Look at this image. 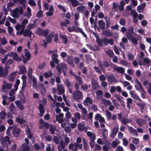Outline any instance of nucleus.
Returning <instances> with one entry per match:
<instances>
[{"label": "nucleus", "mask_w": 151, "mask_h": 151, "mask_svg": "<svg viewBox=\"0 0 151 151\" xmlns=\"http://www.w3.org/2000/svg\"><path fill=\"white\" fill-rule=\"evenodd\" d=\"M66 65L65 64L60 63L57 66L56 68L58 72L60 73L62 71H64L66 68Z\"/></svg>", "instance_id": "10"}, {"label": "nucleus", "mask_w": 151, "mask_h": 151, "mask_svg": "<svg viewBox=\"0 0 151 151\" xmlns=\"http://www.w3.org/2000/svg\"><path fill=\"white\" fill-rule=\"evenodd\" d=\"M9 66H6L4 68L1 67L0 68V77H4L6 76L8 73V69L9 68Z\"/></svg>", "instance_id": "5"}, {"label": "nucleus", "mask_w": 151, "mask_h": 151, "mask_svg": "<svg viewBox=\"0 0 151 151\" xmlns=\"http://www.w3.org/2000/svg\"><path fill=\"white\" fill-rule=\"evenodd\" d=\"M129 94L134 99L140 101H141V100L139 96L133 91L132 90L130 91H129Z\"/></svg>", "instance_id": "11"}, {"label": "nucleus", "mask_w": 151, "mask_h": 151, "mask_svg": "<svg viewBox=\"0 0 151 151\" xmlns=\"http://www.w3.org/2000/svg\"><path fill=\"white\" fill-rule=\"evenodd\" d=\"M114 68V69L117 72L121 73H123L124 72V69L122 67L115 66Z\"/></svg>", "instance_id": "22"}, {"label": "nucleus", "mask_w": 151, "mask_h": 151, "mask_svg": "<svg viewBox=\"0 0 151 151\" xmlns=\"http://www.w3.org/2000/svg\"><path fill=\"white\" fill-rule=\"evenodd\" d=\"M63 114L62 113L56 116V121H58L59 123H61V126L62 128H65L66 126L67 123L65 122L63 123L64 120L62 118L63 116Z\"/></svg>", "instance_id": "4"}, {"label": "nucleus", "mask_w": 151, "mask_h": 151, "mask_svg": "<svg viewBox=\"0 0 151 151\" xmlns=\"http://www.w3.org/2000/svg\"><path fill=\"white\" fill-rule=\"evenodd\" d=\"M15 103L17 107L20 110H22L24 108V106L22 104L21 101L19 100H17L15 101Z\"/></svg>", "instance_id": "18"}, {"label": "nucleus", "mask_w": 151, "mask_h": 151, "mask_svg": "<svg viewBox=\"0 0 151 151\" xmlns=\"http://www.w3.org/2000/svg\"><path fill=\"white\" fill-rule=\"evenodd\" d=\"M56 130V128L55 126H53L52 125H50V130L51 133L54 134L55 133L54 131Z\"/></svg>", "instance_id": "51"}, {"label": "nucleus", "mask_w": 151, "mask_h": 151, "mask_svg": "<svg viewBox=\"0 0 151 151\" xmlns=\"http://www.w3.org/2000/svg\"><path fill=\"white\" fill-rule=\"evenodd\" d=\"M15 107L13 103H12L10 104L9 109L10 112L13 113V111L15 109Z\"/></svg>", "instance_id": "63"}, {"label": "nucleus", "mask_w": 151, "mask_h": 151, "mask_svg": "<svg viewBox=\"0 0 151 151\" xmlns=\"http://www.w3.org/2000/svg\"><path fill=\"white\" fill-rule=\"evenodd\" d=\"M67 28L68 31L70 32H80L85 37H87L86 35L83 31L82 29L78 27H76L73 26L72 27H67Z\"/></svg>", "instance_id": "2"}, {"label": "nucleus", "mask_w": 151, "mask_h": 151, "mask_svg": "<svg viewBox=\"0 0 151 151\" xmlns=\"http://www.w3.org/2000/svg\"><path fill=\"white\" fill-rule=\"evenodd\" d=\"M128 131L135 136L137 137L138 136V134L136 130L130 126L127 127Z\"/></svg>", "instance_id": "17"}, {"label": "nucleus", "mask_w": 151, "mask_h": 151, "mask_svg": "<svg viewBox=\"0 0 151 151\" xmlns=\"http://www.w3.org/2000/svg\"><path fill=\"white\" fill-rule=\"evenodd\" d=\"M57 88L60 94L64 92V89L63 86L61 85H58Z\"/></svg>", "instance_id": "35"}, {"label": "nucleus", "mask_w": 151, "mask_h": 151, "mask_svg": "<svg viewBox=\"0 0 151 151\" xmlns=\"http://www.w3.org/2000/svg\"><path fill=\"white\" fill-rule=\"evenodd\" d=\"M86 7L85 6H80L77 8V10L82 13H83L86 10Z\"/></svg>", "instance_id": "42"}, {"label": "nucleus", "mask_w": 151, "mask_h": 151, "mask_svg": "<svg viewBox=\"0 0 151 151\" xmlns=\"http://www.w3.org/2000/svg\"><path fill=\"white\" fill-rule=\"evenodd\" d=\"M9 56H12L13 59L17 61H21L22 60L20 56L18 55L15 52H11L8 53Z\"/></svg>", "instance_id": "9"}, {"label": "nucleus", "mask_w": 151, "mask_h": 151, "mask_svg": "<svg viewBox=\"0 0 151 151\" xmlns=\"http://www.w3.org/2000/svg\"><path fill=\"white\" fill-rule=\"evenodd\" d=\"M28 21L26 19H25L23 20L21 24V26L22 28H24L26 24L28 23Z\"/></svg>", "instance_id": "60"}, {"label": "nucleus", "mask_w": 151, "mask_h": 151, "mask_svg": "<svg viewBox=\"0 0 151 151\" xmlns=\"http://www.w3.org/2000/svg\"><path fill=\"white\" fill-rule=\"evenodd\" d=\"M25 130L27 134L28 135V137L29 138L31 139L32 140L33 143H34V137H33L32 135L31 134L30 130L28 125H26Z\"/></svg>", "instance_id": "13"}, {"label": "nucleus", "mask_w": 151, "mask_h": 151, "mask_svg": "<svg viewBox=\"0 0 151 151\" xmlns=\"http://www.w3.org/2000/svg\"><path fill=\"white\" fill-rule=\"evenodd\" d=\"M92 83L93 86L95 88H97L99 87L98 83L94 79H92Z\"/></svg>", "instance_id": "54"}, {"label": "nucleus", "mask_w": 151, "mask_h": 151, "mask_svg": "<svg viewBox=\"0 0 151 151\" xmlns=\"http://www.w3.org/2000/svg\"><path fill=\"white\" fill-rule=\"evenodd\" d=\"M39 109L40 113V116H42L45 112L44 108V106L42 104H40L39 106Z\"/></svg>", "instance_id": "28"}, {"label": "nucleus", "mask_w": 151, "mask_h": 151, "mask_svg": "<svg viewBox=\"0 0 151 151\" xmlns=\"http://www.w3.org/2000/svg\"><path fill=\"white\" fill-rule=\"evenodd\" d=\"M82 148V145L81 144H78V143H75V147L73 150V151H77L78 150V148L81 149Z\"/></svg>", "instance_id": "32"}, {"label": "nucleus", "mask_w": 151, "mask_h": 151, "mask_svg": "<svg viewBox=\"0 0 151 151\" xmlns=\"http://www.w3.org/2000/svg\"><path fill=\"white\" fill-rule=\"evenodd\" d=\"M98 24L100 28L104 29L105 27V23L103 20H99L98 21Z\"/></svg>", "instance_id": "29"}, {"label": "nucleus", "mask_w": 151, "mask_h": 151, "mask_svg": "<svg viewBox=\"0 0 151 151\" xmlns=\"http://www.w3.org/2000/svg\"><path fill=\"white\" fill-rule=\"evenodd\" d=\"M23 151H29V146L25 144H23L22 146Z\"/></svg>", "instance_id": "40"}, {"label": "nucleus", "mask_w": 151, "mask_h": 151, "mask_svg": "<svg viewBox=\"0 0 151 151\" xmlns=\"http://www.w3.org/2000/svg\"><path fill=\"white\" fill-rule=\"evenodd\" d=\"M49 32L47 29L43 30L40 28H38L36 31V33L37 35L41 36H45Z\"/></svg>", "instance_id": "7"}, {"label": "nucleus", "mask_w": 151, "mask_h": 151, "mask_svg": "<svg viewBox=\"0 0 151 151\" xmlns=\"http://www.w3.org/2000/svg\"><path fill=\"white\" fill-rule=\"evenodd\" d=\"M16 121L20 124H22L25 122V121L22 119H20L19 117H17L16 119Z\"/></svg>", "instance_id": "64"}, {"label": "nucleus", "mask_w": 151, "mask_h": 151, "mask_svg": "<svg viewBox=\"0 0 151 151\" xmlns=\"http://www.w3.org/2000/svg\"><path fill=\"white\" fill-rule=\"evenodd\" d=\"M137 123L139 126H142L145 123V121L140 119H138L136 120Z\"/></svg>", "instance_id": "34"}, {"label": "nucleus", "mask_w": 151, "mask_h": 151, "mask_svg": "<svg viewBox=\"0 0 151 151\" xmlns=\"http://www.w3.org/2000/svg\"><path fill=\"white\" fill-rule=\"evenodd\" d=\"M6 116V113L4 111H2L0 112V117L1 119H3Z\"/></svg>", "instance_id": "53"}, {"label": "nucleus", "mask_w": 151, "mask_h": 151, "mask_svg": "<svg viewBox=\"0 0 151 151\" xmlns=\"http://www.w3.org/2000/svg\"><path fill=\"white\" fill-rule=\"evenodd\" d=\"M20 83V81L19 79H17L16 82V84L14 85V89L16 90H17L18 89V86Z\"/></svg>", "instance_id": "62"}, {"label": "nucleus", "mask_w": 151, "mask_h": 151, "mask_svg": "<svg viewBox=\"0 0 151 151\" xmlns=\"http://www.w3.org/2000/svg\"><path fill=\"white\" fill-rule=\"evenodd\" d=\"M144 62L147 65L149 66L151 64V60L147 58H145L143 59Z\"/></svg>", "instance_id": "46"}, {"label": "nucleus", "mask_w": 151, "mask_h": 151, "mask_svg": "<svg viewBox=\"0 0 151 151\" xmlns=\"http://www.w3.org/2000/svg\"><path fill=\"white\" fill-rule=\"evenodd\" d=\"M12 85L11 83H6L5 81H4L2 85V89L4 92L10 89L12 87Z\"/></svg>", "instance_id": "6"}, {"label": "nucleus", "mask_w": 151, "mask_h": 151, "mask_svg": "<svg viewBox=\"0 0 151 151\" xmlns=\"http://www.w3.org/2000/svg\"><path fill=\"white\" fill-rule=\"evenodd\" d=\"M134 28L132 27H130L128 29L127 32L126 36L129 40L134 45L137 44L138 40H141V37L138 35H137L136 37H134L132 36L133 33Z\"/></svg>", "instance_id": "1"}, {"label": "nucleus", "mask_w": 151, "mask_h": 151, "mask_svg": "<svg viewBox=\"0 0 151 151\" xmlns=\"http://www.w3.org/2000/svg\"><path fill=\"white\" fill-rule=\"evenodd\" d=\"M131 14L132 15L133 18H137L138 17L137 13L135 10H132L131 12Z\"/></svg>", "instance_id": "59"}, {"label": "nucleus", "mask_w": 151, "mask_h": 151, "mask_svg": "<svg viewBox=\"0 0 151 151\" xmlns=\"http://www.w3.org/2000/svg\"><path fill=\"white\" fill-rule=\"evenodd\" d=\"M103 34L106 37H110L112 35V33L109 30H106L103 32Z\"/></svg>", "instance_id": "44"}, {"label": "nucleus", "mask_w": 151, "mask_h": 151, "mask_svg": "<svg viewBox=\"0 0 151 151\" xmlns=\"http://www.w3.org/2000/svg\"><path fill=\"white\" fill-rule=\"evenodd\" d=\"M87 135L88 137H90V139H96V136L95 134L93 133L90 132H88L87 133Z\"/></svg>", "instance_id": "41"}, {"label": "nucleus", "mask_w": 151, "mask_h": 151, "mask_svg": "<svg viewBox=\"0 0 151 151\" xmlns=\"http://www.w3.org/2000/svg\"><path fill=\"white\" fill-rule=\"evenodd\" d=\"M106 116L107 117V119H111V114L108 110H106Z\"/></svg>", "instance_id": "55"}, {"label": "nucleus", "mask_w": 151, "mask_h": 151, "mask_svg": "<svg viewBox=\"0 0 151 151\" xmlns=\"http://www.w3.org/2000/svg\"><path fill=\"white\" fill-rule=\"evenodd\" d=\"M74 76L75 77L78 83L79 84H82V81L81 78L79 76L76 75H74Z\"/></svg>", "instance_id": "57"}, {"label": "nucleus", "mask_w": 151, "mask_h": 151, "mask_svg": "<svg viewBox=\"0 0 151 151\" xmlns=\"http://www.w3.org/2000/svg\"><path fill=\"white\" fill-rule=\"evenodd\" d=\"M20 132V129L17 128L16 125H14L12 126V132L14 135L19 134Z\"/></svg>", "instance_id": "16"}, {"label": "nucleus", "mask_w": 151, "mask_h": 151, "mask_svg": "<svg viewBox=\"0 0 151 151\" xmlns=\"http://www.w3.org/2000/svg\"><path fill=\"white\" fill-rule=\"evenodd\" d=\"M32 34L31 31L28 29H25L23 32V36L25 37H30Z\"/></svg>", "instance_id": "26"}, {"label": "nucleus", "mask_w": 151, "mask_h": 151, "mask_svg": "<svg viewBox=\"0 0 151 151\" xmlns=\"http://www.w3.org/2000/svg\"><path fill=\"white\" fill-rule=\"evenodd\" d=\"M83 95L82 93L79 91H76L75 92L73 96V99L77 102H79L83 98Z\"/></svg>", "instance_id": "3"}, {"label": "nucleus", "mask_w": 151, "mask_h": 151, "mask_svg": "<svg viewBox=\"0 0 151 151\" xmlns=\"http://www.w3.org/2000/svg\"><path fill=\"white\" fill-rule=\"evenodd\" d=\"M95 119L97 120H99L100 122H103L105 121L104 118L99 114H96L95 116Z\"/></svg>", "instance_id": "21"}, {"label": "nucleus", "mask_w": 151, "mask_h": 151, "mask_svg": "<svg viewBox=\"0 0 151 151\" xmlns=\"http://www.w3.org/2000/svg\"><path fill=\"white\" fill-rule=\"evenodd\" d=\"M120 143L119 141L118 140H116V141H114L112 142V146L113 147H115L118 144Z\"/></svg>", "instance_id": "61"}, {"label": "nucleus", "mask_w": 151, "mask_h": 151, "mask_svg": "<svg viewBox=\"0 0 151 151\" xmlns=\"http://www.w3.org/2000/svg\"><path fill=\"white\" fill-rule=\"evenodd\" d=\"M83 141L84 148L86 150H88L89 148V146L87 144L85 139L84 138H83Z\"/></svg>", "instance_id": "52"}, {"label": "nucleus", "mask_w": 151, "mask_h": 151, "mask_svg": "<svg viewBox=\"0 0 151 151\" xmlns=\"http://www.w3.org/2000/svg\"><path fill=\"white\" fill-rule=\"evenodd\" d=\"M111 100L113 104L116 107H118L119 106V104L117 103L116 99L111 98Z\"/></svg>", "instance_id": "50"}, {"label": "nucleus", "mask_w": 151, "mask_h": 151, "mask_svg": "<svg viewBox=\"0 0 151 151\" xmlns=\"http://www.w3.org/2000/svg\"><path fill=\"white\" fill-rule=\"evenodd\" d=\"M118 127H114L113 130L112 134L111 135V137L112 138L114 137V136L117 134L118 131Z\"/></svg>", "instance_id": "38"}, {"label": "nucleus", "mask_w": 151, "mask_h": 151, "mask_svg": "<svg viewBox=\"0 0 151 151\" xmlns=\"http://www.w3.org/2000/svg\"><path fill=\"white\" fill-rule=\"evenodd\" d=\"M120 63L122 65L127 67L129 65V64L128 62H127L126 61L124 60H121L120 61Z\"/></svg>", "instance_id": "49"}, {"label": "nucleus", "mask_w": 151, "mask_h": 151, "mask_svg": "<svg viewBox=\"0 0 151 151\" xmlns=\"http://www.w3.org/2000/svg\"><path fill=\"white\" fill-rule=\"evenodd\" d=\"M70 23V21L67 19H65L64 22H61L60 23L62 26L67 27V25Z\"/></svg>", "instance_id": "48"}, {"label": "nucleus", "mask_w": 151, "mask_h": 151, "mask_svg": "<svg viewBox=\"0 0 151 151\" xmlns=\"http://www.w3.org/2000/svg\"><path fill=\"white\" fill-rule=\"evenodd\" d=\"M17 73V72L15 71L9 75L7 77V78L9 81L10 82L13 81L14 80Z\"/></svg>", "instance_id": "12"}, {"label": "nucleus", "mask_w": 151, "mask_h": 151, "mask_svg": "<svg viewBox=\"0 0 151 151\" xmlns=\"http://www.w3.org/2000/svg\"><path fill=\"white\" fill-rule=\"evenodd\" d=\"M18 9H16L12 12V16L14 18H17L19 17V14L18 12Z\"/></svg>", "instance_id": "27"}, {"label": "nucleus", "mask_w": 151, "mask_h": 151, "mask_svg": "<svg viewBox=\"0 0 151 151\" xmlns=\"http://www.w3.org/2000/svg\"><path fill=\"white\" fill-rule=\"evenodd\" d=\"M60 38L65 44L67 43L68 39L66 36L60 34Z\"/></svg>", "instance_id": "25"}, {"label": "nucleus", "mask_w": 151, "mask_h": 151, "mask_svg": "<svg viewBox=\"0 0 151 151\" xmlns=\"http://www.w3.org/2000/svg\"><path fill=\"white\" fill-rule=\"evenodd\" d=\"M78 127L79 130L81 131L86 132L87 130V128L86 127H84V124L82 123L78 124Z\"/></svg>", "instance_id": "20"}, {"label": "nucleus", "mask_w": 151, "mask_h": 151, "mask_svg": "<svg viewBox=\"0 0 151 151\" xmlns=\"http://www.w3.org/2000/svg\"><path fill=\"white\" fill-rule=\"evenodd\" d=\"M52 72L51 71L49 70L48 72H46L44 74V76L46 78H47L48 77H50L52 76Z\"/></svg>", "instance_id": "43"}, {"label": "nucleus", "mask_w": 151, "mask_h": 151, "mask_svg": "<svg viewBox=\"0 0 151 151\" xmlns=\"http://www.w3.org/2000/svg\"><path fill=\"white\" fill-rule=\"evenodd\" d=\"M131 139H132V143L135 145H137L139 143V140L138 138L132 137L131 138Z\"/></svg>", "instance_id": "45"}, {"label": "nucleus", "mask_w": 151, "mask_h": 151, "mask_svg": "<svg viewBox=\"0 0 151 151\" xmlns=\"http://www.w3.org/2000/svg\"><path fill=\"white\" fill-rule=\"evenodd\" d=\"M131 122V120L130 119H127L125 117L123 118L121 120L122 123L125 125L127 123H129Z\"/></svg>", "instance_id": "33"}, {"label": "nucleus", "mask_w": 151, "mask_h": 151, "mask_svg": "<svg viewBox=\"0 0 151 151\" xmlns=\"http://www.w3.org/2000/svg\"><path fill=\"white\" fill-rule=\"evenodd\" d=\"M92 102L93 101L89 97H87L83 101V104L85 106H87L92 104Z\"/></svg>", "instance_id": "14"}, {"label": "nucleus", "mask_w": 151, "mask_h": 151, "mask_svg": "<svg viewBox=\"0 0 151 151\" xmlns=\"http://www.w3.org/2000/svg\"><path fill=\"white\" fill-rule=\"evenodd\" d=\"M104 19L106 24V27L107 28L109 27L110 24V20L109 18L106 17H104Z\"/></svg>", "instance_id": "37"}, {"label": "nucleus", "mask_w": 151, "mask_h": 151, "mask_svg": "<svg viewBox=\"0 0 151 151\" xmlns=\"http://www.w3.org/2000/svg\"><path fill=\"white\" fill-rule=\"evenodd\" d=\"M24 54L25 55L26 57V58H24V55L22 56V57H24L23 58V63H25L27 62V61H28L29 60L31 56L29 52L26 49H25L24 50Z\"/></svg>", "instance_id": "8"}, {"label": "nucleus", "mask_w": 151, "mask_h": 151, "mask_svg": "<svg viewBox=\"0 0 151 151\" xmlns=\"http://www.w3.org/2000/svg\"><path fill=\"white\" fill-rule=\"evenodd\" d=\"M105 52L110 57H112L114 55L113 52L110 50H108L106 51Z\"/></svg>", "instance_id": "58"}, {"label": "nucleus", "mask_w": 151, "mask_h": 151, "mask_svg": "<svg viewBox=\"0 0 151 151\" xmlns=\"http://www.w3.org/2000/svg\"><path fill=\"white\" fill-rule=\"evenodd\" d=\"M146 4L144 3L141 4L140 5L138 6L137 11L139 13L142 12L143 9L146 6Z\"/></svg>", "instance_id": "19"}, {"label": "nucleus", "mask_w": 151, "mask_h": 151, "mask_svg": "<svg viewBox=\"0 0 151 151\" xmlns=\"http://www.w3.org/2000/svg\"><path fill=\"white\" fill-rule=\"evenodd\" d=\"M1 142L4 146L6 145L8 143L10 144L11 141L10 140L9 137L8 136H6L4 139L1 141Z\"/></svg>", "instance_id": "15"}, {"label": "nucleus", "mask_w": 151, "mask_h": 151, "mask_svg": "<svg viewBox=\"0 0 151 151\" xmlns=\"http://www.w3.org/2000/svg\"><path fill=\"white\" fill-rule=\"evenodd\" d=\"M32 80L33 84L34 86H36L37 85V81L36 78L34 76L29 78Z\"/></svg>", "instance_id": "47"}, {"label": "nucleus", "mask_w": 151, "mask_h": 151, "mask_svg": "<svg viewBox=\"0 0 151 151\" xmlns=\"http://www.w3.org/2000/svg\"><path fill=\"white\" fill-rule=\"evenodd\" d=\"M40 90V93L42 95H44L46 93V89L43 85H41Z\"/></svg>", "instance_id": "39"}, {"label": "nucleus", "mask_w": 151, "mask_h": 151, "mask_svg": "<svg viewBox=\"0 0 151 151\" xmlns=\"http://www.w3.org/2000/svg\"><path fill=\"white\" fill-rule=\"evenodd\" d=\"M108 79L109 81L112 84H113L114 83H116L117 82V81L116 79L113 76H109Z\"/></svg>", "instance_id": "23"}, {"label": "nucleus", "mask_w": 151, "mask_h": 151, "mask_svg": "<svg viewBox=\"0 0 151 151\" xmlns=\"http://www.w3.org/2000/svg\"><path fill=\"white\" fill-rule=\"evenodd\" d=\"M65 143L63 140H61L60 142L59 145H60L61 148L63 149L65 148Z\"/></svg>", "instance_id": "56"}, {"label": "nucleus", "mask_w": 151, "mask_h": 151, "mask_svg": "<svg viewBox=\"0 0 151 151\" xmlns=\"http://www.w3.org/2000/svg\"><path fill=\"white\" fill-rule=\"evenodd\" d=\"M101 102L106 106H107L110 104H111V103L110 101L106 100L105 99H102L101 100Z\"/></svg>", "instance_id": "31"}, {"label": "nucleus", "mask_w": 151, "mask_h": 151, "mask_svg": "<svg viewBox=\"0 0 151 151\" xmlns=\"http://www.w3.org/2000/svg\"><path fill=\"white\" fill-rule=\"evenodd\" d=\"M19 74H25L27 72V70L25 67L23 66H19Z\"/></svg>", "instance_id": "24"}, {"label": "nucleus", "mask_w": 151, "mask_h": 151, "mask_svg": "<svg viewBox=\"0 0 151 151\" xmlns=\"http://www.w3.org/2000/svg\"><path fill=\"white\" fill-rule=\"evenodd\" d=\"M71 3L73 7L77 6L79 4V2L77 0H68Z\"/></svg>", "instance_id": "30"}, {"label": "nucleus", "mask_w": 151, "mask_h": 151, "mask_svg": "<svg viewBox=\"0 0 151 151\" xmlns=\"http://www.w3.org/2000/svg\"><path fill=\"white\" fill-rule=\"evenodd\" d=\"M27 12L24 14V16L29 18L31 16V9L30 7H28L27 8Z\"/></svg>", "instance_id": "36"}]
</instances>
